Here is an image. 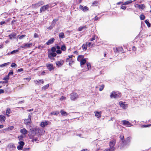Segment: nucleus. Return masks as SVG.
Masks as SVG:
<instances>
[{
    "mask_svg": "<svg viewBox=\"0 0 151 151\" xmlns=\"http://www.w3.org/2000/svg\"><path fill=\"white\" fill-rule=\"evenodd\" d=\"M44 132L42 129L39 128H33L30 129V134L29 136L32 141L38 142L40 140L39 138L44 133Z\"/></svg>",
    "mask_w": 151,
    "mask_h": 151,
    "instance_id": "1",
    "label": "nucleus"
},
{
    "mask_svg": "<svg viewBox=\"0 0 151 151\" xmlns=\"http://www.w3.org/2000/svg\"><path fill=\"white\" fill-rule=\"evenodd\" d=\"M56 4V3H52L43 6L41 7L40 9V12L41 13L42 12H45V11L48 9L49 7L52 8Z\"/></svg>",
    "mask_w": 151,
    "mask_h": 151,
    "instance_id": "2",
    "label": "nucleus"
},
{
    "mask_svg": "<svg viewBox=\"0 0 151 151\" xmlns=\"http://www.w3.org/2000/svg\"><path fill=\"white\" fill-rule=\"evenodd\" d=\"M116 140L114 139L110 141L109 143L110 148L109 149H105L104 151H114L115 150L114 146L115 144Z\"/></svg>",
    "mask_w": 151,
    "mask_h": 151,
    "instance_id": "3",
    "label": "nucleus"
},
{
    "mask_svg": "<svg viewBox=\"0 0 151 151\" xmlns=\"http://www.w3.org/2000/svg\"><path fill=\"white\" fill-rule=\"evenodd\" d=\"M32 115V113L29 114L28 116V118L24 120V123L27 125L29 126L31 125V117Z\"/></svg>",
    "mask_w": 151,
    "mask_h": 151,
    "instance_id": "4",
    "label": "nucleus"
},
{
    "mask_svg": "<svg viewBox=\"0 0 151 151\" xmlns=\"http://www.w3.org/2000/svg\"><path fill=\"white\" fill-rule=\"evenodd\" d=\"M44 2L42 1H39L38 2L35 3L34 4H33L32 5V7L33 8H37L41 5H43Z\"/></svg>",
    "mask_w": 151,
    "mask_h": 151,
    "instance_id": "5",
    "label": "nucleus"
},
{
    "mask_svg": "<svg viewBox=\"0 0 151 151\" xmlns=\"http://www.w3.org/2000/svg\"><path fill=\"white\" fill-rule=\"evenodd\" d=\"M72 55H70L68 56V57L66 58V61L67 63H68V64L70 65H71L73 63H74V61H73L72 59Z\"/></svg>",
    "mask_w": 151,
    "mask_h": 151,
    "instance_id": "6",
    "label": "nucleus"
},
{
    "mask_svg": "<svg viewBox=\"0 0 151 151\" xmlns=\"http://www.w3.org/2000/svg\"><path fill=\"white\" fill-rule=\"evenodd\" d=\"M32 43H25L22 45L20 47L23 48L27 49L30 47L32 46Z\"/></svg>",
    "mask_w": 151,
    "mask_h": 151,
    "instance_id": "7",
    "label": "nucleus"
},
{
    "mask_svg": "<svg viewBox=\"0 0 151 151\" xmlns=\"http://www.w3.org/2000/svg\"><path fill=\"white\" fill-rule=\"evenodd\" d=\"M50 122L49 121L43 122H41L40 126L41 127H44L48 125H50Z\"/></svg>",
    "mask_w": 151,
    "mask_h": 151,
    "instance_id": "8",
    "label": "nucleus"
},
{
    "mask_svg": "<svg viewBox=\"0 0 151 151\" xmlns=\"http://www.w3.org/2000/svg\"><path fill=\"white\" fill-rule=\"evenodd\" d=\"M46 66L50 71H51L54 69V67L53 66L52 64H47L46 65Z\"/></svg>",
    "mask_w": 151,
    "mask_h": 151,
    "instance_id": "9",
    "label": "nucleus"
},
{
    "mask_svg": "<svg viewBox=\"0 0 151 151\" xmlns=\"http://www.w3.org/2000/svg\"><path fill=\"white\" fill-rule=\"evenodd\" d=\"M48 55L49 58L51 59L52 57H55L56 55V54L55 52H50L48 53Z\"/></svg>",
    "mask_w": 151,
    "mask_h": 151,
    "instance_id": "10",
    "label": "nucleus"
},
{
    "mask_svg": "<svg viewBox=\"0 0 151 151\" xmlns=\"http://www.w3.org/2000/svg\"><path fill=\"white\" fill-rule=\"evenodd\" d=\"M80 9L84 12H87L89 10V9L86 6L83 7L81 5L80 6Z\"/></svg>",
    "mask_w": 151,
    "mask_h": 151,
    "instance_id": "11",
    "label": "nucleus"
},
{
    "mask_svg": "<svg viewBox=\"0 0 151 151\" xmlns=\"http://www.w3.org/2000/svg\"><path fill=\"white\" fill-rule=\"evenodd\" d=\"M123 123V124L124 125H126L128 127H130L131 126V124L128 121L123 120L122 121Z\"/></svg>",
    "mask_w": 151,
    "mask_h": 151,
    "instance_id": "12",
    "label": "nucleus"
},
{
    "mask_svg": "<svg viewBox=\"0 0 151 151\" xmlns=\"http://www.w3.org/2000/svg\"><path fill=\"white\" fill-rule=\"evenodd\" d=\"M135 6L136 8H138L139 9H144L145 7V6L143 4H142L141 5H139V4H136L135 5Z\"/></svg>",
    "mask_w": 151,
    "mask_h": 151,
    "instance_id": "13",
    "label": "nucleus"
},
{
    "mask_svg": "<svg viewBox=\"0 0 151 151\" xmlns=\"http://www.w3.org/2000/svg\"><path fill=\"white\" fill-rule=\"evenodd\" d=\"M63 63V60H61L59 61H57L56 64L58 66H60L62 65Z\"/></svg>",
    "mask_w": 151,
    "mask_h": 151,
    "instance_id": "14",
    "label": "nucleus"
},
{
    "mask_svg": "<svg viewBox=\"0 0 151 151\" xmlns=\"http://www.w3.org/2000/svg\"><path fill=\"white\" fill-rule=\"evenodd\" d=\"M119 104L121 107L124 109H126L127 107V104H124L122 101H120Z\"/></svg>",
    "mask_w": 151,
    "mask_h": 151,
    "instance_id": "15",
    "label": "nucleus"
},
{
    "mask_svg": "<svg viewBox=\"0 0 151 151\" xmlns=\"http://www.w3.org/2000/svg\"><path fill=\"white\" fill-rule=\"evenodd\" d=\"M34 82L37 85H39L40 83H41L42 84H43L44 83L43 79L34 80Z\"/></svg>",
    "mask_w": 151,
    "mask_h": 151,
    "instance_id": "16",
    "label": "nucleus"
},
{
    "mask_svg": "<svg viewBox=\"0 0 151 151\" xmlns=\"http://www.w3.org/2000/svg\"><path fill=\"white\" fill-rule=\"evenodd\" d=\"M20 132L22 134L24 135L27 134L28 132V131L25 128H23L20 130Z\"/></svg>",
    "mask_w": 151,
    "mask_h": 151,
    "instance_id": "17",
    "label": "nucleus"
},
{
    "mask_svg": "<svg viewBox=\"0 0 151 151\" xmlns=\"http://www.w3.org/2000/svg\"><path fill=\"white\" fill-rule=\"evenodd\" d=\"M55 41L54 38H51L46 43V44L47 45H49L53 43Z\"/></svg>",
    "mask_w": 151,
    "mask_h": 151,
    "instance_id": "18",
    "label": "nucleus"
},
{
    "mask_svg": "<svg viewBox=\"0 0 151 151\" xmlns=\"http://www.w3.org/2000/svg\"><path fill=\"white\" fill-rule=\"evenodd\" d=\"M131 138L130 137H128L126 139V140H124V142H125L126 144H122L123 145H126L127 144H128L130 143L131 141Z\"/></svg>",
    "mask_w": 151,
    "mask_h": 151,
    "instance_id": "19",
    "label": "nucleus"
},
{
    "mask_svg": "<svg viewBox=\"0 0 151 151\" xmlns=\"http://www.w3.org/2000/svg\"><path fill=\"white\" fill-rule=\"evenodd\" d=\"M6 120L5 117L2 115H0V122H4Z\"/></svg>",
    "mask_w": 151,
    "mask_h": 151,
    "instance_id": "20",
    "label": "nucleus"
},
{
    "mask_svg": "<svg viewBox=\"0 0 151 151\" xmlns=\"http://www.w3.org/2000/svg\"><path fill=\"white\" fill-rule=\"evenodd\" d=\"M101 112H95V116L98 118H99L101 116Z\"/></svg>",
    "mask_w": 151,
    "mask_h": 151,
    "instance_id": "21",
    "label": "nucleus"
},
{
    "mask_svg": "<svg viewBox=\"0 0 151 151\" xmlns=\"http://www.w3.org/2000/svg\"><path fill=\"white\" fill-rule=\"evenodd\" d=\"M16 35V33H13L12 34H10L9 36V37L11 39H14L15 38V37Z\"/></svg>",
    "mask_w": 151,
    "mask_h": 151,
    "instance_id": "22",
    "label": "nucleus"
},
{
    "mask_svg": "<svg viewBox=\"0 0 151 151\" xmlns=\"http://www.w3.org/2000/svg\"><path fill=\"white\" fill-rule=\"evenodd\" d=\"M84 58V56L83 55H79L77 58V60L78 61L80 62L82 60H83Z\"/></svg>",
    "mask_w": 151,
    "mask_h": 151,
    "instance_id": "23",
    "label": "nucleus"
},
{
    "mask_svg": "<svg viewBox=\"0 0 151 151\" xmlns=\"http://www.w3.org/2000/svg\"><path fill=\"white\" fill-rule=\"evenodd\" d=\"M120 138L121 140H122V144H125L126 143L124 142V136L123 135H121L120 136Z\"/></svg>",
    "mask_w": 151,
    "mask_h": 151,
    "instance_id": "24",
    "label": "nucleus"
},
{
    "mask_svg": "<svg viewBox=\"0 0 151 151\" xmlns=\"http://www.w3.org/2000/svg\"><path fill=\"white\" fill-rule=\"evenodd\" d=\"M11 112V110L9 108H7L6 110V115L8 117L9 116V114Z\"/></svg>",
    "mask_w": 151,
    "mask_h": 151,
    "instance_id": "25",
    "label": "nucleus"
},
{
    "mask_svg": "<svg viewBox=\"0 0 151 151\" xmlns=\"http://www.w3.org/2000/svg\"><path fill=\"white\" fill-rule=\"evenodd\" d=\"M80 65L81 66H82V65H84L85 63L86 62V60L85 59H84L80 62Z\"/></svg>",
    "mask_w": 151,
    "mask_h": 151,
    "instance_id": "26",
    "label": "nucleus"
},
{
    "mask_svg": "<svg viewBox=\"0 0 151 151\" xmlns=\"http://www.w3.org/2000/svg\"><path fill=\"white\" fill-rule=\"evenodd\" d=\"M60 38H63L65 37L64 33L63 32L60 33L59 35Z\"/></svg>",
    "mask_w": 151,
    "mask_h": 151,
    "instance_id": "27",
    "label": "nucleus"
},
{
    "mask_svg": "<svg viewBox=\"0 0 151 151\" xmlns=\"http://www.w3.org/2000/svg\"><path fill=\"white\" fill-rule=\"evenodd\" d=\"M75 98L76 97L74 93H72L70 94V99L72 100H74Z\"/></svg>",
    "mask_w": 151,
    "mask_h": 151,
    "instance_id": "28",
    "label": "nucleus"
},
{
    "mask_svg": "<svg viewBox=\"0 0 151 151\" xmlns=\"http://www.w3.org/2000/svg\"><path fill=\"white\" fill-rule=\"evenodd\" d=\"M116 93L115 92H113L111 93L110 97L111 98H115V95Z\"/></svg>",
    "mask_w": 151,
    "mask_h": 151,
    "instance_id": "29",
    "label": "nucleus"
},
{
    "mask_svg": "<svg viewBox=\"0 0 151 151\" xmlns=\"http://www.w3.org/2000/svg\"><path fill=\"white\" fill-rule=\"evenodd\" d=\"M9 63H4L3 64L1 65H0V67L2 68L6 66L7 65H9Z\"/></svg>",
    "mask_w": 151,
    "mask_h": 151,
    "instance_id": "30",
    "label": "nucleus"
},
{
    "mask_svg": "<svg viewBox=\"0 0 151 151\" xmlns=\"http://www.w3.org/2000/svg\"><path fill=\"white\" fill-rule=\"evenodd\" d=\"M60 113L63 116H66L67 115V114L66 112L63 110H61Z\"/></svg>",
    "mask_w": 151,
    "mask_h": 151,
    "instance_id": "31",
    "label": "nucleus"
},
{
    "mask_svg": "<svg viewBox=\"0 0 151 151\" xmlns=\"http://www.w3.org/2000/svg\"><path fill=\"white\" fill-rule=\"evenodd\" d=\"M132 1L131 0H129L125 2L124 4H123V5H126L128 4H130L132 3Z\"/></svg>",
    "mask_w": 151,
    "mask_h": 151,
    "instance_id": "32",
    "label": "nucleus"
},
{
    "mask_svg": "<svg viewBox=\"0 0 151 151\" xmlns=\"http://www.w3.org/2000/svg\"><path fill=\"white\" fill-rule=\"evenodd\" d=\"M18 144H19V145L21 146H22L23 147V146L24 145V143L22 141H20L18 142Z\"/></svg>",
    "mask_w": 151,
    "mask_h": 151,
    "instance_id": "33",
    "label": "nucleus"
},
{
    "mask_svg": "<svg viewBox=\"0 0 151 151\" xmlns=\"http://www.w3.org/2000/svg\"><path fill=\"white\" fill-rule=\"evenodd\" d=\"M86 27L85 26L80 27L78 28V31H81L83 29H86Z\"/></svg>",
    "mask_w": 151,
    "mask_h": 151,
    "instance_id": "34",
    "label": "nucleus"
},
{
    "mask_svg": "<svg viewBox=\"0 0 151 151\" xmlns=\"http://www.w3.org/2000/svg\"><path fill=\"white\" fill-rule=\"evenodd\" d=\"M49 86V84H47L46 85L44 86L42 88V90H45Z\"/></svg>",
    "mask_w": 151,
    "mask_h": 151,
    "instance_id": "35",
    "label": "nucleus"
},
{
    "mask_svg": "<svg viewBox=\"0 0 151 151\" xmlns=\"http://www.w3.org/2000/svg\"><path fill=\"white\" fill-rule=\"evenodd\" d=\"M121 95L120 93H119L118 94H117L116 93L115 98H118L120 97L121 96Z\"/></svg>",
    "mask_w": 151,
    "mask_h": 151,
    "instance_id": "36",
    "label": "nucleus"
},
{
    "mask_svg": "<svg viewBox=\"0 0 151 151\" xmlns=\"http://www.w3.org/2000/svg\"><path fill=\"white\" fill-rule=\"evenodd\" d=\"M61 49L63 51H65L66 50L65 46V45H62L61 47Z\"/></svg>",
    "mask_w": 151,
    "mask_h": 151,
    "instance_id": "37",
    "label": "nucleus"
},
{
    "mask_svg": "<svg viewBox=\"0 0 151 151\" xmlns=\"http://www.w3.org/2000/svg\"><path fill=\"white\" fill-rule=\"evenodd\" d=\"M24 137L22 135H21L20 136L18 137L19 140L20 141H22L23 140Z\"/></svg>",
    "mask_w": 151,
    "mask_h": 151,
    "instance_id": "38",
    "label": "nucleus"
},
{
    "mask_svg": "<svg viewBox=\"0 0 151 151\" xmlns=\"http://www.w3.org/2000/svg\"><path fill=\"white\" fill-rule=\"evenodd\" d=\"M140 18L141 20H144L145 18V16L143 14H141L140 15Z\"/></svg>",
    "mask_w": 151,
    "mask_h": 151,
    "instance_id": "39",
    "label": "nucleus"
},
{
    "mask_svg": "<svg viewBox=\"0 0 151 151\" xmlns=\"http://www.w3.org/2000/svg\"><path fill=\"white\" fill-rule=\"evenodd\" d=\"M145 22L148 27H150V24L147 20H145Z\"/></svg>",
    "mask_w": 151,
    "mask_h": 151,
    "instance_id": "40",
    "label": "nucleus"
},
{
    "mask_svg": "<svg viewBox=\"0 0 151 151\" xmlns=\"http://www.w3.org/2000/svg\"><path fill=\"white\" fill-rule=\"evenodd\" d=\"M87 46L86 45H83L82 46V48L84 50H86L87 49Z\"/></svg>",
    "mask_w": 151,
    "mask_h": 151,
    "instance_id": "41",
    "label": "nucleus"
},
{
    "mask_svg": "<svg viewBox=\"0 0 151 151\" xmlns=\"http://www.w3.org/2000/svg\"><path fill=\"white\" fill-rule=\"evenodd\" d=\"M87 69L85 71H87L90 68L91 65H90V64L89 63H87Z\"/></svg>",
    "mask_w": 151,
    "mask_h": 151,
    "instance_id": "42",
    "label": "nucleus"
},
{
    "mask_svg": "<svg viewBox=\"0 0 151 151\" xmlns=\"http://www.w3.org/2000/svg\"><path fill=\"white\" fill-rule=\"evenodd\" d=\"M23 147L20 146V145H19L17 147V149L19 150H22Z\"/></svg>",
    "mask_w": 151,
    "mask_h": 151,
    "instance_id": "43",
    "label": "nucleus"
},
{
    "mask_svg": "<svg viewBox=\"0 0 151 151\" xmlns=\"http://www.w3.org/2000/svg\"><path fill=\"white\" fill-rule=\"evenodd\" d=\"M51 51L52 52H55L56 51V48L55 47H52L51 49Z\"/></svg>",
    "mask_w": 151,
    "mask_h": 151,
    "instance_id": "44",
    "label": "nucleus"
},
{
    "mask_svg": "<svg viewBox=\"0 0 151 151\" xmlns=\"http://www.w3.org/2000/svg\"><path fill=\"white\" fill-rule=\"evenodd\" d=\"M9 79V76L7 75L5 77H4L3 79L4 81H8Z\"/></svg>",
    "mask_w": 151,
    "mask_h": 151,
    "instance_id": "45",
    "label": "nucleus"
},
{
    "mask_svg": "<svg viewBox=\"0 0 151 151\" xmlns=\"http://www.w3.org/2000/svg\"><path fill=\"white\" fill-rule=\"evenodd\" d=\"M18 51L19 50H14L11 52V54H13L17 52H18Z\"/></svg>",
    "mask_w": 151,
    "mask_h": 151,
    "instance_id": "46",
    "label": "nucleus"
},
{
    "mask_svg": "<svg viewBox=\"0 0 151 151\" xmlns=\"http://www.w3.org/2000/svg\"><path fill=\"white\" fill-rule=\"evenodd\" d=\"M14 127L13 126L9 127L7 129L8 130H12L14 128Z\"/></svg>",
    "mask_w": 151,
    "mask_h": 151,
    "instance_id": "47",
    "label": "nucleus"
},
{
    "mask_svg": "<svg viewBox=\"0 0 151 151\" xmlns=\"http://www.w3.org/2000/svg\"><path fill=\"white\" fill-rule=\"evenodd\" d=\"M104 85H103L100 86V87L99 89V91H102L104 89Z\"/></svg>",
    "mask_w": 151,
    "mask_h": 151,
    "instance_id": "48",
    "label": "nucleus"
},
{
    "mask_svg": "<svg viewBox=\"0 0 151 151\" xmlns=\"http://www.w3.org/2000/svg\"><path fill=\"white\" fill-rule=\"evenodd\" d=\"M59 112L58 111H55L51 113V114H52L54 115H57L58 114H59Z\"/></svg>",
    "mask_w": 151,
    "mask_h": 151,
    "instance_id": "49",
    "label": "nucleus"
},
{
    "mask_svg": "<svg viewBox=\"0 0 151 151\" xmlns=\"http://www.w3.org/2000/svg\"><path fill=\"white\" fill-rule=\"evenodd\" d=\"M9 146L10 147H12L13 148H15V146L13 144H10Z\"/></svg>",
    "mask_w": 151,
    "mask_h": 151,
    "instance_id": "50",
    "label": "nucleus"
},
{
    "mask_svg": "<svg viewBox=\"0 0 151 151\" xmlns=\"http://www.w3.org/2000/svg\"><path fill=\"white\" fill-rule=\"evenodd\" d=\"M56 52L57 54H60L62 52L61 50H57L56 51Z\"/></svg>",
    "mask_w": 151,
    "mask_h": 151,
    "instance_id": "51",
    "label": "nucleus"
},
{
    "mask_svg": "<svg viewBox=\"0 0 151 151\" xmlns=\"http://www.w3.org/2000/svg\"><path fill=\"white\" fill-rule=\"evenodd\" d=\"M17 64L14 63H12V65H11V67L12 68L17 67Z\"/></svg>",
    "mask_w": 151,
    "mask_h": 151,
    "instance_id": "52",
    "label": "nucleus"
},
{
    "mask_svg": "<svg viewBox=\"0 0 151 151\" xmlns=\"http://www.w3.org/2000/svg\"><path fill=\"white\" fill-rule=\"evenodd\" d=\"M26 36V35H23L20 36L19 37V38L20 39H22L23 37H25Z\"/></svg>",
    "mask_w": 151,
    "mask_h": 151,
    "instance_id": "53",
    "label": "nucleus"
},
{
    "mask_svg": "<svg viewBox=\"0 0 151 151\" xmlns=\"http://www.w3.org/2000/svg\"><path fill=\"white\" fill-rule=\"evenodd\" d=\"M13 74V72L12 70H11L8 73V75L9 76L10 75H12Z\"/></svg>",
    "mask_w": 151,
    "mask_h": 151,
    "instance_id": "54",
    "label": "nucleus"
},
{
    "mask_svg": "<svg viewBox=\"0 0 151 151\" xmlns=\"http://www.w3.org/2000/svg\"><path fill=\"white\" fill-rule=\"evenodd\" d=\"M91 44V42H87L86 43V45H87V46H90Z\"/></svg>",
    "mask_w": 151,
    "mask_h": 151,
    "instance_id": "55",
    "label": "nucleus"
},
{
    "mask_svg": "<svg viewBox=\"0 0 151 151\" xmlns=\"http://www.w3.org/2000/svg\"><path fill=\"white\" fill-rule=\"evenodd\" d=\"M95 36L94 35L93 36L92 38L90 40L91 41H93V40H95Z\"/></svg>",
    "mask_w": 151,
    "mask_h": 151,
    "instance_id": "56",
    "label": "nucleus"
},
{
    "mask_svg": "<svg viewBox=\"0 0 151 151\" xmlns=\"http://www.w3.org/2000/svg\"><path fill=\"white\" fill-rule=\"evenodd\" d=\"M65 99V97L64 96H62L60 98V100L61 101H62V100H63Z\"/></svg>",
    "mask_w": 151,
    "mask_h": 151,
    "instance_id": "57",
    "label": "nucleus"
},
{
    "mask_svg": "<svg viewBox=\"0 0 151 151\" xmlns=\"http://www.w3.org/2000/svg\"><path fill=\"white\" fill-rule=\"evenodd\" d=\"M97 4H98V2L97 1H95L93 3L92 5L93 6L97 5Z\"/></svg>",
    "mask_w": 151,
    "mask_h": 151,
    "instance_id": "58",
    "label": "nucleus"
},
{
    "mask_svg": "<svg viewBox=\"0 0 151 151\" xmlns=\"http://www.w3.org/2000/svg\"><path fill=\"white\" fill-rule=\"evenodd\" d=\"M38 37V35L36 33H35L34 35V37L35 38H37Z\"/></svg>",
    "mask_w": 151,
    "mask_h": 151,
    "instance_id": "59",
    "label": "nucleus"
},
{
    "mask_svg": "<svg viewBox=\"0 0 151 151\" xmlns=\"http://www.w3.org/2000/svg\"><path fill=\"white\" fill-rule=\"evenodd\" d=\"M23 71V69L22 68H20L17 71L18 72H20Z\"/></svg>",
    "mask_w": 151,
    "mask_h": 151,
    "instance_id": "60",
    "label": "nucleus"
},
{
    "mask_svg": "<svg viewBox=\"0 0 151 151\" xmlns=\"http://www.w3.org/2000/svg\"><path fill=\"white\" fill-rule=\"evenodd\" d=\"M55 48H56V49H58V50H60V48H61L60 47V46H59L58 45H57L56 47Z\"/></svg>",
    "mask_w": 151,
    "mask_h": 151,
    "instance_id": "61",
    "label": "nucleus"
},
{
    "mask_svg": "<svg viewBox=\"0 0 151 151\" xmlns=\"http://www.w3.org/2000/svg\"><path fill=\"white\" fill-rule=\"evenodd\" d=\"M4 92V91L3 90L1 89H0V94L1 93H3Z\"/></svg>",
    "mask_w": 151,
    "mask_h": 151,
    "instance_id": "62",
    "label": "nucleus"
},
{
    "mask_svg": "<svg viewBox=\"0 0 151 151\" xmlns=\"http://www.w3.org/2000/svg\"><path fill=\"white\" fill-rule=\"evenodd\" d=\"M4 45L3 44H1V45H0V49L2 48L3 47Z\"/></svg>",
    "mask_w": 151,
    "mask_h": 151,
    "instance_id": "63",
    "label": "nucleus"
},
{
    "mask_svg": "<svg viewBox=\"0 0 151 151\" xmlns=\"http://www.w3.org/2000/svg\"><path fill=\"white\" fill-rule=\"evenodd\" d=\"M5 23V21H2L1 22H0V25H2L3 24H4Z\"/></svg>",
    "mask_w": 151,
    "mask_h": 151,
    "instance_id": "64",
    "label": "nucleus"
}]
</instances>
